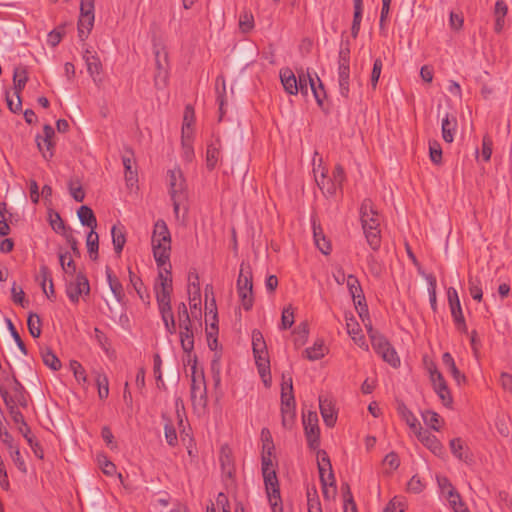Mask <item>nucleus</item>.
Wrapping results in <instances>:
<instances>
[{
	"instance_id": "nucleus-1",
	"label": "nucleus",
	"mask_w": 512,
	"mask_h": 512,
	"mask_svg": "<svg viewBox=\"0 0 512 512\" xmlns=\"http://www.w3.org/2000/svg\"><path fill=\"white\" fill-rule=\"evenodd\" d=\"M152 250L157 266H163L168 263L171 251V234L163 219H158L154 224Z\"/></svg>"
},
{
	"instance_id": "nucleus-2",
	"label": "nucleus",
	"mask_w": 512,
	"mask_h": 512,
	"mask_svg": "<svg viewBox=\"0 0 512 512\" xmlns=\"http://www.w3.org/2000/svg\"><path fill=\"white\" fill-rule=\"evenodd\" d=\"M365 326L367 328L373 350L383 359V361L387 362L393 368L399 367L400 358L388 339L382 333L373 329L371 323H369V325L365 324Z\"/></svg>"
},
{
	"instance_id": "nucleus-3",
	"label": "nucleus",
	"mask_w": 512,
	"mask_h": 512,
	"mask_svg": "<svg viewBox=\"0 0 512 512\" xmlns=\"http://www.w3.org/2000/svg\"><path fill=\"white\" fill-rule=\"evenodd\" d=\"M252 351L259 375L267 384L265 377L270 374V361L265 339L258 329L252 331Z\"/></svg>"
},
{
	"instance_id": "nucleus-4",
	"label": "nucleus",
	"mask_w": 512,
	"mask_h": 512,
	"mask_svg": "<svg viewBox=\"0 0 512 512\" xmlns=\"http://www.w3.org/2000/svg\"><path fill=\"white\" fill-rule=\"evenodd\" d=\"M237 292L243 309L250 311L254 304L252 272L249 265L245 269L244 263L237 279Z\"/></svg>"
},
{
	"instance_id": "nucleus-5",
	"label": "nucleus",
	"mask_w": 512,
	"mask_h": 512,
	"mask_svg": "<svg viewBox=\"0 0 512 512\" xmlns=\"http://www.w3.org/2000/svg\"><path fill=\"white\" fill-rule=\"evenodd\" d=\"M427 371L429 373L430 381L433 384L434 391L442 400L445 406H449L452 404L453 399L450 393V390L447 386V383L442 375V373L438 370L436 364L433 361H430L427 364Z\"/></svg>"
},
{
	"instance_id": "nucleus-6",
	"label": "nucleus",
	"mask_w": 512,
	"mask_h": 512,
	"mask_svg": "<svg viewBox=\"0 0 512 512\" xmlns=\"http://www.w3.org/2000/svg\"><path fill=\"white\" fill-rule=\"evenodd\" d=\"M303 427L307 445L311 450H317L320 446V428L318 415L315 411L303 414Z\"/></svg>"
},
{
	"instance_id": "nucleus-7",
	"label": "nucleus",
	"mask_w": 512,
	"mask_h": 512,
	"mask_svg": "<svg viewBox=\"0 0 512 512\" xmlns=\"http://www.w3.org/2000/svg\"><path fill=\"white\" fill-rule=\"evenodd\" d=\"M448 304L451 310V316L456 329L463 334H468V327L463 315L458 292L454 287H449L447 290Z\"/></svg>"
},
{
	"instance_id": "nucleus-8",
	"label": "nucleus",
	"mask_w": 512,
	"mask_h": 512,
	"mask_svg": "<svg viewBox=\"0 0 512 512\" xmlns=\"http://www.w3.org/2000/svg\"><path fill=\"white\" fill-rule=\"evenodd\" d=\"M66 294L69 300L77 304L81 295L90 294V284L87 276L83 272L75 275V280L66 281Z\"/></svg>"
},
{
	"instance_id": "nucleus-9",
	"label": "nucleus",
	"mask_w": 512,
	"mask_h": 512,
	"mask_svg": "<svg viewBox=\"0 0 512 512\" xmlns=\"http://www.w3.org/2000/svg\"><path fill=\"white\" fill-rule=\"evenodd\" d=\"M379 225L378 216L369 217L367 220L363 219L361 222L366 241L373 251H378L381 246V231Z\"/></svg>"
},
{
	"instance_id": "nucleus-10",
	"label": "nucleus",
	"mask_w": 512,
	"mask_h": 512,
	"mask_svg": "<svg viewBox=\"0 0 512 512\" xmlns=\"http://www.w3.org/2000/svg\"><path fill=\"white\" fill-rule=\"evenodd\" d=\"M197 356H194V364L191 365V400L193 404L205 406L207 402V390L204 372L201 371V383L196 380Z\"/></svg>"
},
{
	"instance_id": "nucleus-11",
	"label": "nucleus",
	"mask_w": 512,
	"mask_h": 512,
	"mask_svg": "<svg viewBox=\"0 0 512 512\" xmlns=\"http://www.w3.org/2000/svg\"><path fill=\"white\" fill-rule=\"evenodd\" d=\"M43 134V136L36 135L35 141L44 159L49 160L54 156L55 143L52 141V138L55 135V131L50 124H45L43 126Z\"/></svg>"
},
{
	"instance_id": "nucleus-12",
	"label": "nucleus",
	"mask_w": 512,
	"mask_h": 512,
	"mask_svg": "<svg viewBox=\"0 0 512 512\" xmlns=\"http://www.w3.org/2000/svg\"><path fill=\"white\" fill-rule=\"evenodd\" d=\"M281 416L283 427L286 429H291L295 423L296 418V403L294 395L282 393Z\"/></svg>"
},
{
	"instance_id": "nucleus-13",
	"label": "nucleus",
	"mask_w": 512,
	"mask_h": 512,
	"mask_svg": "<svg viewBox=\"0 0 512 512\" xmlns=\"http://www.w3.org/2000/svg\"><path fill=\"white\" fill-rule=\"evenodd\" d=\"M169 176V195L170 198H186V180L183 176V172L180 168H175L168 171Z\"/></svg>"
},
{
	"instance_id": "nucleus-14",
	"label": "nucleus",
	"mask_w": 512,
	"mask_h": 512,
	"mask_svg": "<svg viewBox=\"0 0 512 512\" xmlns=\"http://www.w3.org/2000/svg\"><path fill=\"white\" fill-rule=\"evenodd\" d=\"M266 497L271 512H284L281 497L280 482H264Z\"/></svg>"
},
{
	"instance_id": "nucleus-15",
	"label": "nucleus",
	"mask_w": 512,
	"mask_h": 512,
	"mask_svg": "<svg viewBox=\"0 0 512 512\" xmlns=\"http://www.w3.org/2000/svg\"><path fill=\"white\" fill-rule=\"evenodd\" d=\"M179 337L181 347L185 354H191L194 350V331L192 327V321L188 320L179 322Z\"/></svg>"
},
{
	"instance_id": "nucleus-16",
	"label": "nucleus",
	"mask_w": 512,
	"mask_h": 512,
	"mask_svg": "<svg viewBox=\"0 0 512 512\" xmlns=\"http://www.w3.org/2000/svg\"><path fill=\"white\" fill-rule=\"evenodd\" d=\"M134 151L130 146L124 147V154L122 155V163L125 170V180L128 186H133L138 182L137 169H133Z\"/></svg>"
},
{
	"instance_id": "nucleus-17",
	"label": "nucleus",
	"mask_w": 512,
	"mask_h": 512,
	"mask_svg": "<svg viewBox=\"0 0 512 512\" xmlns=\"http://www.w3.org/2000/svg\"><path fill=\"white\" fill-rule=\"evenodd\" d=\"M441 495L448 501L450 507L455 512H460L461 508H465V504L459 493L454 489L451 482H439Z\"/></svg>"
},
{
	"instance_id": "nucleus-18",
	"label": "nucleus",
	"mask_w": 512,
	"mask_h": 512,
	"mask_svg": "<svg viewBox=\"0 0 512 512\" xmlns=\"http://www.w3.org/2000/svg\"><path fill=\"white\" fill-rule=\"evenodd\" d=\"M414 434L417 439L434 454H440L442 452V444L429 430L423 429L422 426H420V429H416Z\"/></svg>"
},
{
	"instance_id": "nucleus-19",
	"label": "nucleus",
	"mask_w": 512,
	"mask_h": 512,
	"mask_svg": "<svg viewBox=\"0 0 512 512\" xmlns=\"http://www.w3.org/2000/svg\"><path fill=\"white\" fill-rule=\"evenodd\" d=\"M319 409L323 421L327 427H334L337 421V414L334 405L326 396H319Z\"/></svg>"
},
{
	"instance_id": "nucleus-20",
	"label": "nucleus",
	"mask_w": 512,
	"mask_h": 512,
	"mask_svg": "<svg viewBox=\"0 0 512 512\" xmlns=\"http://www.w3.org/2000/svg\"><path fill=\"white\" fill-rule=\"evenodd\" d=\"M0 396L3 399L5 406L8 409V412L13 420V422L17 425H21L23 422H26L23 414L20 412L18 407H16L12 395L9 394L6 387L0 384Z\"/></svg>"
},
{
	"instance_id": "nucleus-21",
	"label": "nucleus",
	"mask_w": 512,
	"mask_h": 512,
	"mask_svg": "<svg viewBox=\"0 0 512 512\" xmlns=\"http://www.w3.org/2000/svg\"><path fill=\"white\" fill-rule=\"evenodd\" d=\"M106 279L109 285V288L111 292L113 293L115 299L117 302L121 305H125V293L122 283L119 281V279L113 274V271L109 266H106L105 269Z\"/></svg>"
},
{
	"instance_id": "nucleus-22",
	"label": "nucleus",
	"mask_w": 512,
	"mask_h": 512,
	"mask_svg": "<svg viewBox=\"0 0 512 512\" xmlns=\"http://www.w3.org/2000/svg\"><path fill=\"white\" fill-rule=\"evenodd\" d=\"M337 75L339 94L348 99L350 96V65L338 64Z\"/></svg>"
},
{
	"instance_id": "nucleus-23",
	"label": "nucleus",
	"mask_w": 512,
	"mask_h": 512,
	"mask_svg": "<svg viewBox=\"0 0 512 512\" xmlns=\"http://www.w3.org/2000/svg\"><path fill=\"white\" fill-rule=\"evenodd\" d=\"M154 289L156 293V301L158 304L159 313L164 314L172 311L171 294L173 288H159L158 284H155Z\"/></svg>"
},
{
	"instance_id": "nucleus-24",
	"label": "nucleus",
	"mask_w": 512,
	"mask_h": 512,
	"mask_svg": "<svg viewBox=\"0 0 512 512\" xmlns=\"http://www.w3.org/2000/svg\"><path fill=\"white\" fill-rule=\"evenodd\" d=\"M396 411L403 421L410 427L414 432L416 429H420V422L413 414V412L405 405L402 400H396Z\"/></svg>"
},
{
	"instance_id": "nucleus-25",
	"label": "nucleus",
	"mask_w": 512,
	"mask_h": 512,
	"mask_svg": "<svg viewBox=\"0 0 512 512\" xmlns=\"http://www.w3.org/2000/svg\"><path fill=\"white\" fill-rule=\"evenodd\" d=\"M94 20H95L94 10H91V14H89V16H88V15L84 14V11H82L80 9V17L78 20L77 30H78V37L81 41H84L88 37L89 33L91 32V30L93 28Z\"/></svg>"
},
{
	"instance_id": "nucleus-26",
	"label": "nucleus",
	"mask_w": 512,
	"mask_h": 512,
	"mask_svg": "<svg viewBox=\"0 0 512 512\" xmlns=\"http://www.w3.org/2000/svg\"><path fill=\"white\" fill-rule=\"evenodd\" d=\"M457 128V119L455 116L446 113L442 118L441 131L443 140L447 143H452L454 140L455 131Z\"/></svg>"
},
{
	"instance_id": "nucleus-27",
	"label": "nucleus",
	"mask_w": 512,
	"mask_h": 512,
	"mask_svg": "<svg viewBox=\"0 0 512 512\" xmlns=\"http://www.w3.org/2000/svg\"><path fill=\"white\" fill-rule=\"evenodd\" d=\"M219 462L223 477H226L228 479L233 478L235 467L231 456V452L227 447L221 448Z\"/></svg>"
},
{
	"instance_id": "nucleus-28",
	"label": "nucleus",
	"mask_w": 512,
	"mask_h": 512,
	"mask_svg": "<svg viewBox=\"0 0 512 512\" xmlns=\"http://www.w3.org/2000/svg\"><path fill=\"white\" fill-rule=\"evenodd\" d=\"M280 80L284 87V90L290 95H297V76L293 73L290 68H284L280 70Z\"/></svg>"
},
{
	"instance_id": "nucleus-29",
	"label": "nucleus",
	"mask_w": 512,
	"mask_h": 512,
	"mask_svg": "<svg viewBox=\"0 0 512 512\" xmlns=\"http://www.w3.org/2000/svg\"><path fill=\"white\" fill-rule=\"evenodd\" d=\"M332 174L333 178L327 180V195L329 196L334 195L337 189H341L346 179L344 168L339 164L335 166Z\"/></svg>"
},
{
	"instance_id": "nucleus-30",
	"label": "nucleus",
	"mask_w": 512,
	"mask_h": 512,
	"mask_svg": "<svg viewBox=\"0 0 512 512\" xmlns=\"http://www.w3.org/2000/svg\"><path fill=\"white\" fill-rule=\"evenodd\" d=\"M129 281L139 298L144 302L150 303V295L142 281V279L134 274L132 269L128 267Z\"/></svg>"
},
{
	"instance_id": "nucleus-31",
	"label": "nucleus",
	"mask_w": 512,
	"mask_h": 512,
	"mask_svg": "<svg viewBox=\"0 0 512 512\" xmlns=\"http://www.w3.org/2000/svg\"><path fill=\"white\" fill-rule=\"evenodd\" d=\"M83 58L87 66L88 73L95 80V75H99L102 70V64L98 55L95 52L86 49Z\"/></svg>"
},
{
	"instance_id": "nucleus-32",
	"label": "nucleus",
	"mask_w": 512,
	"mask_h": 512,
	"mask_svg": "<svg viewBox=\"0 0 512 512\" xmlns=\"http://www.w3.org/2000/svg\"><path fill=\"white\" fill-rule=\"evenodd\" d=\"M220 147H221V143H220V139H218V138L215 140V142H212L207 145L206 167L209 171H212L217 165V162L219 160V155H220Z\"/></svg>"
},
{
	"instance_id": "nucleus-33",
	"label": "nucleus",
	"mask_w": 512,
	"mask_h": 512,
	"mask_svg": "<svg viewBox=\"0 0 512 512\" xmlns=\"http://www.w3.org/2000/svg\"><path fill=\"white\" fill-rule=\"evenodd\" d=\"M77 215L83 226L89 227L90 230H95L97 227V220L93 210L89 206L82 205L77 210Z\"/></svg>"
},
{
	"instance_id": "nucleus-34",
	"label": "nucleus",
	"mask_w": 512,
	"mask_h": 512,
	"mask_svg": "<svg viewBox=\"0 0 512 512\" xmlns=\"http://www.w3.org/2000/svg\"><path fill=\"white\" fill-rule=\"evenodd\" d=\"M315 75L311 74L309 69L304 71L300 69L297 71V89L298 93L300 92L302 95H308V88L311 86V81H314Z\"/></svg>"
},
{
	"instance_id": "nucleus-35",
	"label": "nucleus",
	"mask_w": 512,
	"mask_h": 512,
	"mask_svg": "<svg viewBox=\"0 0 512 512\" xmlns=\"http://www.w3.org/2000/svg\"><path fill=\"white\" fill-rule=\"evenodd\" d=\"M354 13L351 26V36L355 39L358 37L361 21L363 17V0H353Z\"/></svg>"
},
{
	"instance_id": "nucleus-36",
	"label": "nucleus",
	"mask_w": 512,
	"mask_h": 512,
	"mask_svg": "<svg viewBox=\"0 0 512 512\" xmlns=\"http://www.w3.org/2000/svg\"><path fill=\"white\" fill-rule=\"evenodd\" d=\"M442 362L447 367V369L449 370V372L451 373L452 377L454 378L458 385L466 381V376L459 371L452 355L449 352H445L442 355Z\"/></svg>"
},
{
	"instance_id": "nucleus-37",
	"label": "nucleus",
	"mask_w": 512,
	"mask_h": 512,
	"mask_svg": "<svg viewBox=\"0 0 512 512\" xmlns=\"http://www.w3.org/2000/svg\"><path fill=\"white\" fill-rule=\"evenodd\" d=\"M112 243L116 254L120 255L126 243L124 227L113 225L111 228Z\"/></svg>"
},
{
	"instance_id": "nucleus-38",
	"label": "nucleus",
	"mask_w": 512,
	"mask_h": 512,
	"mask_svg": "<svg viewBox=\"0 0 512 512\" xmlns=\"http://www.w3.org/2000/svg\"><path fill=\"white\" fill-rule=\"evenodd\" d=\"M314 81H311L310 89L319 107L323 108L324 99L326 98V91L323 82L318 77L317 73L314 72Z\"/></svg>"
},
{
	"instance_id": "nucleus-39",
	"label": "nucleus",
	"mask_w": 512,
	"mask_h": 512,
	"mask_svg": "<svg viewBox=\"0 0 512 512\" xmlns=\"http://www.w3.org/2000/svg\"><path fill=\"white\" fill-rule=\"evenodd\" d=\"M28 81L27 70L25 67H16L13 73V84L15 95L18 96L25 88Z\"/></svg>"
},
{
	"instance_id": "nucleus-40",
	"label": "nucleus",
	"mask_w": 512,
	"mask_h": 512,
	"mask_svg": "<svg viewBox=\"0 0 512 512\" xmlns=\"http://www.w3.org/2000/svg\"><path fill=\"white\" fill-rule=\"evenodd\" d=\"M49 224L57 234H61L62 236L67 234L68 231H72V228L65 225L60 214L56 211L49 212Z\"/></svg>"
},
{
	"instance_id": "nucleus-41",
	"label": "nucleus",
	"mask_w": 512,
	"mask_h": 512,
	"mask_svg": "<svg viewBox=\"0 0 512 512\" xmlns=\"http://www.w3.org/2000/svg\"><path fill=\"white\" fill-rule=\"evenodd\" d=\"M86 245L89 257L95 261L98 259L99 236L95 230H90L86 237Z\"/></svg>"
},
{
	"instance_id": "nucleus-42",
	"label": "nucleus",
	"mask_w": 512,
	"mask_h": 512,
	"mask_svg": "<svg viewBox=\"0 0 512 512\" xmlns=\"http://www.w3.org/2000/svg\"><path fill=\"white\" fill-rule=\"evenodd\" d=\"M159 273H158V281L156 284H158L159 288H173L172 286V276H171V264L170 260L166 265L158 266Z\"/></svg>"
},
{
	"instance_id": "nucleus-43",
	"label": "nucleus",
	"mask_w": 512,
	"mask_h": 512,
	"mask_svg": "<svg viewBox=\"0 0 512 512\" xmlns=\"http://www.w3.org/2000/svg\"><path fill=\"white\" fill-rule=\"evenodd\" d=\"M346 284L353 302L360 300L361 295H364V293L358 278L353 274H349L347 276Z\"/></svg>"
},
{
	"instance_id": "nucleus-44",
	"label": "nucleus",
	"mask_w": 512,
	"mask_h": 512,
	"mask_svg": "<svg viewBox=\"0 0 512 512\" xmlns=\"http://www.w3.org/2000/svg\"><path fill=\"white\" fill-rule=\"evenodd\" d=\"M294 334V344L297 348L303 346L307 340L309 335V327L307 322H301L293 331Z\"/></svg>"
},
{
	"instance_id": "nucleus-45",
	"label": "nucleus",
	"mask_w": 512,
	"mask_h": 512,
	"mask_svg": "<svg viewBox=\"0 0 512 512\" xmlns=\"http://www.w3.org/2000/svg\"><path fill=\"white\" fill-rule=\"evenodd\" d=\"M307 508L308 512H322L320 499L314 486L307 488Z\"/></svg>"
},
{
	"instance_id": "nucleus-46",
	"label": "nucleus",
	"mask_w": 512,
	"mask_h": 512,
	"mask_svg": "<svg viewBox=\"0 0 512 512\" xmlns=\"http://www.w3.org/2000/svg\"><path fill=\"white\" fill-rule=\"evenodd\" d=\"M162 419L164 420V434L166 442L170 446H175L178 442L176 429L174 428L171 419H169L165 414L162 415Z\"/></svg>"
},
{
	"instance_id": "nucleus-47",
	"label": "nucleus",
	"mask_w": 512,
	"mask_h": 512,
	"mask_svg": "<svg viewBox=\"0 0 512 512\" xmlns=\"http://www.w3.org/2000/svg\"><path fill=\"white\" fill-rule=\"evenodd\" d=\"M450 449L453 453V455L462 461H467L468 456V450L464 448V442L461 438H454L450 441Z\"/></svg>"
},
{
	"instance_id": "nucleus-48",
	"label": "nucleus",
	"mask_w": 512,
	"mask_h": 512,
	"mask_svg": "<svg viewBox=\"0 0 512 512\" xmlns=\"http://www.w3.org/2000/svg\"><path fill=\"white\" fill-rule=\"evenodd\" d=\"M95 382L98 387V396L101 400H104L109 395V381L108 377L103 372H97Z\"/></svg>"
},
{
	"instance_id": "nucleus-49",
	"label": "nucleus",
	"mask_w": 512,
	"mask_h": 512,
	"mask_svg": "<svg viewBox=\"0 0 512 512\" xmlns=\"http://www.w3.org/2000/svg\"><path fill=\"white\" fill-rule=\"evenodd\" d=\"M468 288H469L471 297L475 301L481 302L483 299V290H482V285H481L480 279L478 277L470 276L468 278Z\"/></svg>"
},
{
	"instance_id": "nucleus-50",
	"label": "nucleus",
	"mask_w": 512,
	"mask_h": 512,
	"mask_svg": "<svg viewBox=\"0 0 512 512\" xmlns=\"http://www.w3.org/2000/svg\"><path fill=\"white\" fill-rule=\"evenodd\" d=\"M27 326H28L29 333L33 338L40 337V335H41V319L36 313L30 312L28 314Z\"/></svg>"
},
{
	"instance_id": "nucleus-51",
	"label": "nucleus",
	"mask_w": 512,
	"mask_h": 512,
	"mask_svg": "<svg viewBox=\"0 0 512 512\" xmlns=\"http://www.w3.org/2000/svg\"><path fill=\"white\" fill-rule=\"evenodd\" d=\"M273 457L262 456V476L263 480H277L276 471L273 464Z\"/></svg>"
},
{
	"instance_id": "nucleus-52",
	"label": "nucleus",
	"mask_w": 512,
	"mask_h": 512,
	"mask_svg": "<svg viewBox=\"0 0 512 512\" xmlns=\"http://www.w3.org/2000/svg\"><path fill=\"white\" fill-rule=\"evenodd\" d=\"M42 360L43 363L53 371H58L61 368V361L49 348L42 351Z\"/></svg>"
},
{
	"instance_id": "nucleus-53",
	"label": "nucleus",
	"mask_w": 512,
	"mask_h": 512,
	"mask_svg": "<svg viewBox=\"0 0 512 512\" xmlns=\"http://www.w3.org/2000/svg\"><path fill=\"white\" fill-rule=\"evenodd\" d=\"M210 366L214 385L217 387L221 383V353H214Z\"/></svg>"
},
{
	"instance_id": "nucleus-54",
	"label": "nucleus",
	"mask_w": 512,
	"mask_h": 512,
	"mask_svg": "<svg viewBox=\"0 0 512 512\" xmlns=\"http://www.w3.org/2000/svg\"><path fill=\"white\" fill-rule=\"evenodd\" d=\"M323 341L317 340L312 347H308L305 349L304 353L307 359L310 361L319 360L324 357L323 352Z\"/></svg>"
},
{
	"instance_id": "nucleus-55",
	"label": "nucleus",
	"mask_w": 512,
	"mask_h": 512,
	"mask_svg": "<svg viewBox=\"0 0 512 512\" xmlns=\"http://www.w3.org/2000/svg\"><path fill=\"white\" fill-rule=\"evenodd\" d=\"M428 283V293H429V302L433 311L437 309V296H436V288H437V280L433 274H427L425 276Z\"/></svg>"
},
{
	"instance_id": "nucleus-56",
	"label": "nucleus",
	"mask_w": 512,
	"mask_h": 512,
	"mask_svg": "<svg viewBox=\"0 0 512 512\" xmlns=\"http://www.w3.org/2000/svg\"><path fill=\"white\" fill-rule=\"evenodd\" d=\"M422 419L424 423L429 426L434 431H439L440 429V416L438 413L432 410H425L421 413Z\"/></svg>"
},
{
	"instance_id": "nucleus-57",
	"label": "nucleus",
	"mask_w": 512,
	"mask_h": 512,
	"mask_svg": "<svg viewBox=\"0 0 512 512\" xmlns=\"http://www.w3.org/2000/svg\"><path fill=\"white\" fill-rule=\"evenodd\" d=\"M6 324H7L8 330H9L12 338L14 339L16 345L18 346L19 350L22 352V354L27 355L28 354L27 347H26L25 343L23 342V340L21 339V336L18 333L17 329L15 328L11 319L6 318Z\"/></svg>"
},
{
	"instance_id": "nucleus-58",
	"label": "nucleus",
	"mask_w": 512,
	"mask_h": 512,
	"mask_svg": "<svg viewBox=\"0 0 512 512\" xmlns=\"http://www.w3.org/2000/svg\"><path fill=\"white\" fill-rule=\"evenodd\" d=\"M442 148L438 141H429V156L430 160L435 165L442 164Z\"/></svg>"
},
{
	"instance_id": "nucleus-59",
	"label": "nucleus",
	"mask_w": 512,
	"mask_h": 512,
	"mask_svg": "<svg viewBox=\"0 0 512 512\" xmlns=\"http://www.w3.org/2000/svg\"><path fill=\"white\" fill-rule=\"evenodd\" d=\"M239 28L243 33H248L254 28V17L252 13L246 10L240 13Z\"/></svg>"
},
{
	"instance_id": "nucleus-60",
	"label": "nucleus",
	"mask_w": 512,
	"mask_h": 512,
	"mask_svg": "<svg viewBox=\"0 0 512 512\" xmlns=\"http://www.w3.org/2000/svg\"><path fill=\"white\" fill-rule=\"evenodd\" d=\"M337 64L350 65V42L348 39L341 40Z\"/></svg>"
},
{
	"instance_id": "nucleus-61",
	"label": "nucleus",
	"mask_w": 512,
	"mask_h": 512,
	"mask_svg": "<svg viewBox=\"0 0 512 512\" xmlns=\"http://www.w3.org/2000/svg\"><path fill=\"white\" fill-rule=\"evenodd\" d=\"M342 493H343V509L344 512H358L356 504L353 500V496L350 492L349 486L346 484L342 487Z\"/></svg>"
},
{
	"instance_id": "nucleus-62",
	"label": "nucleus",
	"mask_w": 512,
	"mask_h": 512,
	"mask_svg": "<svg viewBox=\"0 0 512 512\" xmlns=\"http://www.w3.org/2000/svg\"><path fill=\"white\" fill-rule=\"evenodd\" d=\"M406 501L403 497L395 496L389 501L383 512H404L406 509Z\"/></svg>"
},
{
	"instance_id": "nucleus-63",
	"label": "nucleus",
	"mask_w": 512,
	"mask_h": 512,
	"mask_svg": "<svg viewBox=\"0 0 512 512\" xmlns=\"http://www.w3.org/2000/svg\"><path fill=\"white\" fill-rule=\"evenodd\" d=\"M399 466L398 455L394 452L387 454L383 460V469L385 473H390L397 469Z\"/></svg>"
},
{
	"instance_id": "nucleus-64",
	"label": "nucleus",
	"mask_w": 512,
	"mask_h": 512,
	"mask_svg": "<svg viewBox=\"0 0 512 512\" xmlns=\"http://www.w3.org/2000/svg\"><path fill=\"white\" fill-rule=\"evenodd\" d=\"M294 324V312L290 306L286 307L282 311L280 329L287 330Z\"/></svg>"
}]
</instances>
